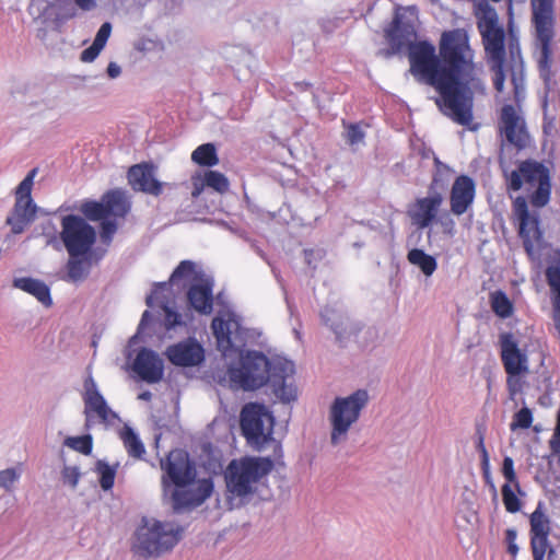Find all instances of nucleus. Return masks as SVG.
Returning <instances> with one entry per match:
<instances>
[{
    "mask_svg": "<svg viewBox=\"0 0 560 560\" xmlns=\"http://www.w3.org/2000/svg\"><path fill=\"white\" fill-rule=\"evenodd\" d=\"M410 72L419 82L433 86L440 94L439 108L455 122L472 121L474 93L485 92L478 77L474 51L465 30L446 31L440 40V57L429 42L409 45Z\"/></svg>",
    "mask_w": 560,
    "mask_h": 560,
    "instance_id": "1",
    "label": "nucleus"
},
{
    "mask_svg": "<svg viewBox=\"0 0 560 560\" xmlns=\"http://www.w3.org/2000/svg\"><path fill=\"white\" fill-rule=\"evenodd\" d=\"M211 327L223 357L238 359L237 364L230 363L228 369L232 388L252 390L270 381L276 396L282 401L290 402L296 398L295 387L285 382V378L294 373L293 363L287 360L270 362L265 354L257 351L243 354L246 332L235 314L224 313L215 316Z\"/></svg>",
    "mask_w": 560,
    "mask_h": 560,
    "instance_id": "2",
    "label": "nucleus"
},
{
    "mask_svg": "<svg viewBox=\"0 0 560 560\" xmlns=\"http://www.w3.org/2000/svg\"><path fill=\"white\" fill-rule=\"evenodd\" d=\"M474 8L486 56L493 72L494 89L502 92L505 81L504 30L499 24L497 11L489 4L488 0H474Z\"/></svg>",
    "mask_w": 560,
    "mask_h": 560,
    "instance_id": "3",
    "label": "nucleus"
},
{
    "mask_svg": "<svg viewBox=\"0 0 560 560\" xmlns=\"http://www.w3.org/2000/svg\"><path fill=\"white\" fill-rule=\"evenodd\" d=\"M272 469V462L261 457H244L232 460L225 472L228 491L237 498L253 494L259 481Z\"/></svg>",
    "mask_w": 560,
    "mask_h": 560,
    "instance_id": "4",
    "label": "nucleus"
},
{
    "mask_svg": "<svg viewBox=\"0 0 560 560\" xmlns=\"http://www.w3.org/2000/svg\"><path fill=\"white\" fill-rule=\"evenodd\" d=\"M179 533V527L173 523L144 520L136 532L132 550L144 559L159 556L178 542Z\"/></svg>",
    "mask_w": 560,
    "mask_h": 560,
    "instance_id": "5",
    "label": "nucleus"
},
{
    "mask_svg": "<svg viewBox=\"0 0 560 560\" xmlns=\"http://www.w3.org/2000/svg\"><path fill=\"white\" fill-rule=\"evenodd\" d=\"M370 399L365 389H358L346 397H337L328 413L330 443L334 446L346 443L351 427L359 420L361 411Z\"/></svg>",
    "mask_w": 560,
    "mask_h": 560,
    "instance_id": "6",
    "label": "nucleus"
},
{
    "mask_svg": "<svg viewBox=\"0 0 560 560\" xmlns=\"http://www.w3.org/2000/svg\"><path fill=\"white\" fill-rule=\"evenodd\" d=\"M530 4L538 48L537 62L539 73L547 83L551 79V42L555 36L553 0H530Z\"/></svg>",
    "mask_w": 560,
    "mask_h": 560,
    "instance_id": "7",
    "label": "nucleus"
},
{
    "mask_svg": "<svg viewBox=\"0 0 560 560\" xmlns=\"http://www.w3.org/2000/svg\"><path fill=\"white\" fill-rule=\"evenodd\" d=\"M508 187L514 191L525 188L530 194V202L535 207H544L550 198L549 170L540 162L523 161L508 176Z\"/></svg>",
    "mask_w": 560,
    "mask_h": 560,
    "instance_id": "8",
    "label": "nucleus"
},
{
    "mask_svg": "<svg viewBox=\"0 0 560 560\" xmlns=\"http://www.w3.org/2000/svg\"><path fill=\"white\" fill-rule=\"evenodd\" d=\"M275 418L264 405L250 402L241 412V428L252 445L261 446L271 440Z\"/></svg>",
    "mask_w": 560,
    "mask_h": 560,
    "instance_id": "9",
    "label": "nucleus"
},
{
    "mask_svg": "<svg viewBox=\"0 0 560 560\" xmlns=\"http://www.w3.org/2000/svg\"><path fill=\"white\" fill-rule=\"evenodd\" d=\"M60 238L69 256H85L95 243V230L81 217L69 214L61 220Z\"/></svg>",
    "mask_w": 560,
    "mask_h": 560,
    "instance_id": "10",
    "label": "nucleus"
},
{
    "mask_svg": "<svg viewBox=\"0 0 560 560\" xmlns=\"http://www.w3.org/2000/svg\"><path fill=\"white\" fill-rule=\"evenodd\" d=\"M36 174L37 168L31 170L15 189V203L11 214L7 218V223L14 234L22 233L25 226L35 219L37 206L33 201L31 192Z\"/></svg>",
    "mask_w": 560,
    "mask_h": 560,
    "instance_id": "11",
    "label": "nucleus"
},
{
    "mask_svg": "<svg viewBox=\"0 0 560 560\" xmlns=\"http://www.w3.org/2000/svg\"><path fill=\"white\" fill-rule=\"evenodd\" d=\"M83 389L85 428L90 429L96 422L105 425L114 424L118 420V415L109 408L91 375L85 378Z\"/></svg>",
    "mask_w": 560,
    "mask_h": 560,
    "instance_id": "12",
    "label": "nucleus"
},
{
    "mask_svg": "<svg viewBox=\"0 0 560 560\" xmlns=\"http://www.w3.org/2000/svg\"><path fill=\"white\" fill-rule=\"evenodd\" d=\"M171 489L166 498L171 499L173 510L179 513L201 505L211 495L213 482L209 478H196Z\"/></svg>",
    "mask_w": 560,
    "mask_h": 560,
    "instance_id": "13",
    "label": "nucleus"
},
{
    "mask_svg": "<svg viewBox=\"0 0 560 560\" xmlns=\"http://www.w3.org/2000/svg\"><path fill=\"white\" fill-rule=\"evenodd\" d=\"M161 468L165 471L162 477L164 497H167L171 488L196 479V468L188 454L180 450L170 452L165 460H161Z\"/></svg>",
    "mask_w": 560,
    "mask_h": 560,
    "instance_id": "14",
    "label": "nucleus"
},
{
    "mask_svg": "<svg viewBox=\"0 0 560 560\" xmlns=\"http://www.w3.org/2000/svg\"><path fill=\"white\" fill-rule=\"evenodd\" d=\"M27 12L35 23L58 25L77 16L71 0H31Z\"/></svg>",
    "mask_w": 560,
    "mask_h": 560,
    "instance_id": "15",
    "label": "nucleus"
},
{
    "mask_svg": "<svg viewBox=\"0 0 560 560\" xmlns=\"http://www.w3.org/2000/svg\"><path fill=\"white\" fill-rule=\"evenodd\" d=\"M130 209L127 195L120 189H114L105 194L102 201H85L80 211L90 220L97 221L108 215L122 218Z\"/></svg>",
    "mask_w": 560,
    "mask_h": 560,
    "instance_id": "16",
    "label": "nucleus"
},
{
    "mask_svg": "<svg viewBox=\"0 0 560 560\" xmlns=\"http://www.w3.org/2000/svg\"><path fill=\"white\" fill-rule=\"evenodd\" d=\"M442 203V194L433 190L431 186L428 196L416 199L408 209V215L412 224L420 230L430 226L436 221Z\"/></svg>",
    "mask_w": 560,
    "mask_h": 560,
    "instance_id": "17",
    "label": "nucleus"
},
{
    "mask_svg": "<svg viewBox=\"0 0 560 560\" xmlns=\"http://www.w3.org/2000/svg\"><path fill=\"white\" fill-rule=\"evenodd\" d=\"M500 131L504 135L506 141L518 150L526 148L529 142L524 119L518 115L513 105L502 107Z\"/></svg>",
    "mask_w": 560,
    "mask_h": 560,
    "instance_id": "18",
    "label": "nucleus"
},
{
    "mask_svg": "<svg viewBox=\"0 0 560 560\" xmlns=\"http://www.w3.org/2000/svg\"><path fill=\"white\" fill-rule=\"evenodd\" d=\"M133 372L149 384L159 383L164 375V362L153 350L142 348L132 363Z\"/></svg>",
    "mask_w": 560,
    "mask_h": 560,
    "instance_id": "19",
    "label": "nucleus"
},
{
    "mask_svg": "<svg viewBox=\"0 0 560 560\" xmlns=\"http://www.w3.org/2000/svg\"><path fill=\"white\" fill-rule=\"evenodd\" d=\"M476 196V184L467 175H460L454 180L450 192V207L454 215H462L471 208Z\"/></svg>",
    "mask_w": 560,
    "mask_h": 560,
    "instance_id": "20",
    "label": "nucleus"
},
{
    "mask_svg": "<svg viewBox=\"0 0 560 560\" xmlns=\"http://www.w3.org/2000/svg\"><path fill=\"white\" fill-rule=\"evenodd\" d=\"M501 359L506 374L528 373V359L512 334L500 336Z\"/></svg>",
    "mask_w": 560,
    "mask_h": 560,
    "instance_id": "21",
    "label": "nucleus"
},
{
    "mask_svg": "<svg viewBox=\"0 0 560 560\" xmlns=\"http://www.w3.org/2000/svg\"><path fill=\"white\" fill-rule=\"evenodd\" d=\"M165 355L177 366H196L205 360L203 348L194 339L167 347Z\"/></svg>",
    "mask_w": 560,
    "mask_h": 560,
    "instance_id": "22",
    "label": "nucleus"
},
{
    "mask_svg": "<svg viewBox=\"0 0 560 560\" xmlns=\"http://www.w3.org/2000/svg\"><path fill=\"white\" fill-rule=\"evenodd\" d=\"M128 182L138 191L153 196L162 192L163 184L155 177V167L150 164H137L129 168Z\"/></svg>",
    "mask_w": 560,
    "mask_h": 560,
    "instance_id": "23",
    "label": "nucleus"
},
{
    "mask_svg": "<svg viewBox=\"0 0 560 560\" xmlns=\"http://www.w3.org/2000/svg\"><path fill=\"white\" fill-rule=\"evenodd\" d=\"M212 281L209 279H201L194 283L187 292L190 306L201 314L212 312Z\"/></svg>",
    "mask_w": 560,
    "mask_h": 560,
    "instance_id": "24",
    "label": "nucleus"
},
{
    "mask_svg": "<svg viewBox=\"0 0 560 560\" xmlns=\"http://www.w3.org/2000/svg\"><path fill=\"white\" fill-rule=\"evenodd\" d=\"M12 285L33 295L45 306H50L52 303L50 290L42 280L31 277L14 278Z\"/></svg>",
    "mask_w": 560,
    "mask_h": 560,
    "instance_id": "25",
    "label": "nucleus"
},
{
    "mask_svg": "<svg viewBox=\"0 0 560 560\" xmlns=\"http://www.w3.org/2000/svg\"><path fill=\"white\" fill-rule=\"evenodd\" d=\"M167 288L166 282H160L154 285V290L152 293L147 298V305L153 306V302L156 301L162 306L164 314H165V327L167 329H171L177 325L182 324L180 320V314L172 310L170 306L165 304V302L160 298V291H163Z\"/></svg>",
    "mask_w": 560,
    "mask_h": 560,
    "instance_id": "26",
    "label": "nucleus"
},
{
    "mask_svg": "<svg viewBox=\"0 0 560 560\" xmlns=\"http://www.w3.org/2000/svg\"><path fill=\"white\" fill-rule=\"evenodd\" d=\"M530 536L548 537L551 532V521L546 513L544 502H538L535 511L529 516Z\"/></svg>",
    "mask_w": 560,
    "mask_h": 560,
    "instance_id": "27",
    "label": "nucleus"
},
{
    "mask_svg": "<svg viewBox=\"0 0 560 560\" xmlns=\"http://www.w3.org/2000/svg\"><path fill=\"white\" fill-rule=\"evenodd\" d=\"M322 319L328 325L336 334L338 340L348 338L353 329L348 330V319L337 313L335 310L325 307L320 313Z\"/></svg>",
    "mask_w": 560,
    "mask_h": 560,
    "instance_id": "28",
    "label": "nucleus"
},
{
    "mask_svg": "<svg viewBox=\"0 0 560 560\" xmlns=\"http://www.w3.org/2000/svg\"><path fill=\"white\" fill-rule=\"evenodd\" d=\"M119 435L128 455L137 459L142 458L145 453V448L133 429L125 424Z\"/></svg>",
    "mask_w": 560,
    "mask_h": 560,
    "instance_id": "29",
    "label": "nucleus"
},
{
    "mask_svg": "<svg viewBox=\"0 0 560 560\" xmlns=\"http://www.w3.org/2000/svg\"><path fill=\"white\" fill-rule=\"evenodd\" d=\"M489 303L492 312L500 318H509L514 313V305L505 292L495 290L489 294Z\"/></svg>",
    "mask_w": 560,
    "mask_h": 560,
    "instance_id": "30",
    "label": "nucleus"
},
{
    "mask_svg": "<svg viewBox=\"0 0 560 560\" xmlns=\"http://www.w3.org/2000/svg\"><path fill=\"white\" fill-rule=\"evenodd\" d=\"M407 259L411 265L417 266L427 277L432 276L438 268L436 259L419 248L409 250Z\"/></svg>",
    "mask_w": 560,
    "mask_h": 560,
    "instance_id": "31",
    "label": "nucleus"
},
{
    "mask_svg": "<svg viewBox=\"0 0 560 560\" xmlns=\"http://www.w3.org/2000/svg\"><path fill=\"white\" fill-rule=\"evenodd\" d=\"M191 160L202 166H214L219 163L217 149L212 143H205L199 145L191 153Z\"/></svg>",
    "mask_w": 560,
    "mask_h": 560,
    "instance_id": "32",
    "label": "nucleus"
},
{
    "mask_svg": "<svg viewBox=\"0 0 560 560\" xmlns=\"http://www.w3.org/2000/svg\"><path fill=\"white\" fill-rule=\"evenodd\" d=\"M95 471L100 476V485L104 491H108L113 488L116 466H109L105 460L98 459L95 464Z\"/></svg>",
    "mask_w": 560,
    "mask_h": 560,
    "instance_id": "33",
    "label": "nucleus"
},
{
    "mask_svg": "<svg viewBox=\"0 0 560 560\" xmlns=\"http://www.w3.org/2000/svg\"><path fill=\"white\" fill-rule=\"evenodd\" d=\"M197 273L196 264L190 260H183L171 275L170 282L175 284L180 280L195 281L197 280Z\"/></svg>",
    "mask_w": 560,
    "mask_h": 560,
    "instance_id": "34",
    "label": "nucleus"
},
{
    "mask_svg": "<svg viewBox=\"0 0 560 560\" xmlns=\"http://www.w3.org/2000/svg\"><path fill=\"white\" fill-rule=\"evenodd\" d=\"M81 257L69 256L67 264L68 279L72 282L81 281L88 275V264Z\"/></svg>",
    "mask_w": 560,
    "mask_h": 560,
    "instance_id": "35",
    "label": "nucleus"
},
{
    "mask_svg": "<svg viewBox=\"0 0 560 560\" xmlns=\"http://www.w3.org/2000/svg\"><path fill=\"white\" fill-rule=\"evenodd\" d=\"M63 445L83 455H90L93 448V439L90 434L81 436H68Z\"/></svg>",
    "mask_w": 560,
    "mask_h": 560,
    "instance_id": "36",
    "label": "nucleus"
},
{
    "mask_svg": "<svg viewBox=\"0 0 560 560\" xmlns=\"http://www.w3.org/2000/svg\"><path fill=\"white\" fill-rule=\"evenodd\" d=\"M530 548L534 560H545L546 555L550 557L555 552L548 537L530 536Z\"/></svg>",
    "mask_w": 560,
    "mask_h": 560,
    "instance_id": "37",
    "label": "nucleus"
},
{
    "mask_svg": "<svg viewBox=\"0 0 560 560\" xmlns=\"http://www.w3.org/2000/svg\"><path fill=\"white\" fill-rule=\"evenodd\" d=\"M516 489L513 483H504L502 486V499L508 512L516 513L521 510V501L516 495Z\"/></svg>",
    "mask_w": 560,
    "mask_h": 560,
    "instance_id": "38",
    "label": "nucleus"
},
{
    "mask_svg": "<svg viewBox=\"0 0 560 560\" xmlns=\"http://www.w3.org/2000/svg\"><path fill=\"white\" fill-rule=\"evenodd\" d=\"M205 184L220 194L226 192L230 186L228 178L217 171L206 172Z\"/></svg>",
    "mask_w": 560,
    "mask_h": 560,
    "instance_id": "39",
    "label": "nucleus"
},
{
    "mask_svg": "<svg viewBox=\"0 0 560 560\" xmlns=\"http://www.w3.org/2000/svg\"><path fill=\"white\" fill-rule=\"evenodd\" d=\"M536 224L537 223L535 221H530L526 214L521 219L520 234L523 237L524 247L529 255L533 254L534 249V245L529 238V234L532 231L534 235L537 233Z\"/></svg>",
    "mask_w": 560,
    "mask_h": 560,
    "instance_id": "40",
    "label": "nucleus"
},
{
    "mask_svg": "<svg viewBox=\"0 0 560 560\" xmlns=\"http://www.w3.org/2000/svg\"><path fill=\"white\" fill-rule=\"evenodd\" d=\"M60 475L61 481L65 486H68L71 489H75L79 485L82 474L79 466L65 464Z\"/></svg>",
    "mask_w": 560,
    "mask_h": 560,
    "instance_id": "41",
    "label": "nucleus"
},
{
    "mask_svg": "<svg viewBox=\"0 0 560 560\" xmlns=\"http://www.w3.org/2000/svg\"><path fill=\"white\" fill-rule=\"evenodd\" d=\"M533 423V413L529 408L523 407L513 417L510 429L515 431L517 429H528Z\"/></svg>",
    "mask_w": 560,
    "mask_h": 560,
    "instance_id": "42",
    "label": "nucleus"
},
{
    "mask_svg": "<svg viewBox=\"0 0 560 560\" xmlns=\"http://www.w3.org/2000/svg\"><path fill=\"white\" fill-rule=\"evenodd\" d=\"M400 31V15L397 12L393 20L392 26L386 31V38L396 50L400 49L401 46L404 45V43L399 38Z\"/></svg>",
    "mask_w": 560,
    "mask_h": 560,
    "instance_id": "43",
    "label": "nucleus"
},
{
    "mask_svg": "<svg viewBox=\"0 0 560 560\" xmlns=\"http://www.w3.org/2000/svg\"><path fill=\"white\" fill-rule=\"evenodd\" d=\"M20 479V472L15 468L0 470V488L12 491L14 483Z\"/></svg>",
    "mask_w": 560,
    "mask_h": 560,
    "instance_id": "44",
    "label": "nucleus"
},
{
    "mask_svg": "<svg viewBox=\"0 0 560 560\" xmlns=\"http://www.w3.org/2000/svg\"><path fill=\"white\" fill-rule=\"evenodd\" d=\"M527 373H512V374H508L506 386H508V390H509L510 397L512 399L515 397L516 394L522 392L523 386H524L523 377Z\"/></svg>",
    "mask_w": 560,
    "mask_h": 560,
    "instance_id": "45",
    "label": "nucleus"
},
{
    "mask_svg": "<svg viewBox=\"0 0 560 560\" xmlns=\"http://www.w3.org/2000/svg\"><path fill=\"white\" fill-rule=\"evenodd\" d=\"M502 475L505 478V483H513L517 492H521L518 481L516 479V474L514 470V462L511 457L506 456L503 459L502 465Z\"/></svg>",
    "mask_w": 560,
    "mask_h": 560,
    "instance_id": "46",
    "label": "nucleus"
},
{
    "mask_svg": "<svg viewBox=\"0 0 560 560\" xmlns=\"http://www.w3.org/2000/svg\"><path fill=\"white\" fill-rule=\"evenodd\" d=\"M42 234L46 237V245L59 247L58 231L51 221L48 220L42 224Z\"/></svg>",
    "mask_w": 560,
    "mask_h": 560,
    "instance_id": "47",
    "label": "nucleus"
},
{
    "mask_svg": "<svg viewBox=\"0 0 560 560\" xmlns=\"http://www.w3.org/2000/svg\"><path fill=\"white\" fill-rule=\"evenodd\" d=\"M346 139L350 145H359L363 143L364 132L359 125H349L346 131Z\"/></svg>",
    "mask_w": 560,
    "mask_h": 560,
    "instance_id": "48",
    "label": "nucleus"
},
{
    "mask_svg": "<svg viewBox=\"0 0 560 560\" xmlns=\"http://www.w3.org/2000/svg\"><path fill=\"white\" fill-rule=\"evenodd\" d=\"M110 33H112V24L109 22L103 23L96 33L93 44H95L96 46H98L101 48H104L109 36H110Z\"/></svg>",
    "mask_w": 560,
    "mask_h": 560,
    "instance_id": "49",
    "label": "nucleus"
},
{
    "mask_svg": "<svg viewBox=\"0 0 560 560\" xmlns=\"http://www.w3.org/2000/svg\"><path fill=\"white\" fill-rule=\"evenodd\" d=\"M102 232L101 236L104 242H110L112 236L115 234L117 230V224L115 221L108 220L107 217L102 219Z\"/></svg>",
    "mask_w": 560,
    "mask_h": 560,
    "instance_id": "50",
    "label": "nucleus"
},
{
    "mask_svg": "<svg viewBox=\"0 0 560 560\" xmlns=\"http://www.w3.org/2000/svg\"><path fill=\"white\" fill-rule=\"evenodd\" d=\"M102 50L103 48L92 44L81 52L80 60L83 62H92L96 59Z\"/></svg>",
    "mask_w": 560,
    "mask_h": 560,
    "instance_id": "51",
    "label": "nucleus"
},
{
    "mask_svg": "<svg viewBox=\"0 0 560 560\" xmlns=\"http://www.w3.org/2000/svg\"><path fill=\"white\" fill-rule=\"evenodd\" d=\"M438 222L441 224L443 233L453 236L455 233V221L450 215L441 217Z\"/></svg>",
    "mask_w": 560,
    "mask_h": 560,
    "instance_id": "52",
    "label": "nucleus"
},
{
    "mask_svg": "<svg viewBox=\"0 0 560 560\" xmlns=\"http://www.w3.org/2000/svg\"><path fill=\"white\" fill-rule=\"evenodd\" d=\"M505 538L508 541V550L512 556H516L518 552V547L515 544L516 540V530L513 528H509L505 533Z\"/></svg>",
    "mask_w": 560,
    "mask_h": 560,
    "instance_id": "53",
    "label": "nucleus"
},
{
    "mask_svg": "<svg viewBox=\"0 0 560 560\" xmlns=\"http://www.w3.org/2000/svg\"><path fill=\"white\" fill-rule=\"evenodd\" d=\"M156 45H158L156 42H154L152 39L140 38L139 40L136 42L135 48L138 51L148 52V51L153 50L156 47Z\"/></svg>",
    "mask_w": 560,
    "mask_h": 560,
    "instance_id": "54",
    "label": "nucleus"
},
{
    "mask_svg": "<svg viewBox=\"0 0 560 560\" xmlns=\"http://www.w3.org/2000/svg\"><path fill=\"white\" fill-rule=\"evenodd\" d=\"M72 4L75 10H81L83 12L93 11L97 7L96 0H73Z\"/></svg>",
    "mask_w": 560,
    "mask_h": 560,
    "instance_id": "55",
    "label": "nucleus"
},
{
    "mask_svg": "<svg viewBox=\"0 0 560 560\" xmlns=\"http://www.w3.org/2000/svg\"><path fill=\"white\" fill-rule=\"evenodd\" d=\"M205 178L201 179L200 177H194L192 178V191H191V196L194 198H197L200 196V194L202 192L203 190V187H205Z\"/></svg>",
    "mask_w": 560,
    "mask_h": 560,
    "instance_id": "56",
    "label": "nucleus"
},
{
    "mask_svg": "<svg viewBox=\"0 0 560 560\" xmlns=\"http://www.w3.org/2000/svg\"><path fill=\"white\" fill-rule=\"evenodd\" d=\"M121 74V68L116 62H109L107 66V75L110 79H116Z\"/></svg>",
    "mask_w": 560,
    "mask_h": 560,
    "instance_id": "57",
    "label": "nucleus"
},
{
    "mask_svg": "<svg viewBox=\"0 0 560 560\" xmlns=\"http://www.w3.org/2000/svg\"><path fill=\"white\" fill-rule=\"evenodd\" d=\"M510 54L514 58L515 55H520V45L517 38L511 32V38L509 43Z\"/></svg>",
    "mask_w": 560,
    "mask_h": 560,
    "instance_id": "58",
    "label": "nucleus"
},
{
    "mask_svg": "<svg viewBox=\"0 0 560 560\" xmlns=\"http://www.w3.org/2000/svg\"><path fill=\"white\" fill-rule=\"evenodd\" d=\"M480 448H481V453H482V465H483V468H487L489 466V456H488V452H487L482 441H480Z\"/></svg>",
    "mask_w": 560,
    "mask_h": 560,
    "instance_id": "59",
    "label": "nucleus"
},
{
    "mask_svg": "<svg viewBox=\"0 0 560 560\" xmlns=\"http://www.w3.org/2000/svg\"><path fill=\"white\" fill-rule=\"evenodd\" d=\"M150 318V313L149 311H144V313L142 314V317H141V322H140V325H139V328H142L147 320Z\"/></svg>",
    "mask_w": 560,
    "mask_h": 560,
    "instance_id": "60",
    "label": "nucleus"
},
{
    "mask_svg": "<svg viewBox=\"0 0 560 560\" xmlns=\"http://www.w3.org/2000/svg\"><path fill=\"white\" fill-rule=\"evenodd\" d=\"M138 398L141 400H150L152 398V394L149 390H145L139 394Z\"/></svg>",
    "mask_w": 560,
    "mask_h": 560,
    "instance_id": "61",
    "label": "nucleus"
},
{
    "mask_svg": "<svg viewBox=\"0 0 560 560\" xmlns=\"http://www.w3.org/2000/svg\"><path fill=\"white\" fill-rule=\"evenodd\" d=\"M404 31L406 32V34L408 36H413L415 35L413 28L411 26H408V25L404 26Z\"/></svg>",
    "mask_w": 560,
    "mask_h": 560,
    "instance_id": "62",
    "label": "nucleus"
},
{
    "mask_svg": "<svg viewBox=\"0 0 560 560\" xmlns=\"http://www.w3.org/2000/svg\"><path fill=\"white\" fill-rule=\"evenodd\" d=\"M485 476H486L487 479H490L488 467L485 468Z\"/></svg>",
    "mask_w": 560,
    "mask_h": 560,
    "instance_id": "63",
    "label": "nucleus"
},
{
    "mask_svg": "<svg viewBox=\"0 0 560 560\" xmlns=\"http://www.w3.org/2000/svg\"><path fill=\"white\" fill-rule=\"evenodd\" d=\"M491 487H492L493 492H494V494H495V493H497V489H495L494 485H491Z\"/></svg>",
    "mask_w": 560,
    "mask_h": 560,
    "instance_id": "64",
    "label": "nucleus"
}]
</instances>
